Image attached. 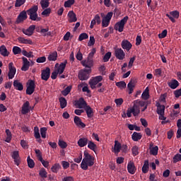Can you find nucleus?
Listing matches in <instances>:
<instances>
[{"label": "nucleus", "mask_w": 181, "mask_h": 181, "mask_svg": "<svg viewBox=\"0 0 181 181\" xmlns=\"http://www.w3.org/2000/svg\"><path fill=\"white\" fill-rule=\"evenodd\" d=\"M148 108V103L145 101L136 100L134 101V105L128 109L127 114H140Z\"/></svg>", "instance_id": "1"}, {"label": "nucleus", "mask_w": 181, "mask_h": 181, "mask_svg": "<svg viewBox=\"0 0 181 181\" xmlns=\"http://www.w3.org/2000/svg\"><path fill=\"white\" fill-rule=\"evenodd\" d=\"M94 165V157L91 156L88 152L84 151V158L81 163V168L83 170H87L88 166L91 167Z\"/></svg>", "instance_id": "2"}, {"label": "nucleus", "mask_w": 181, "mask_h": 181, "mask_svg": "<svg viewBox=\"0 0 181 181\" xmlns=\"http://www.w3.org/2000/svg\"><path fill=\"white\" fill-rule=\"evenodd\" d=\"M39 9V7L37 6H33L28 10H27V13L30 16V19L31 21H36L37 22H39L40 21H42V18L39 17L37 15V11Z\"/></svg>", "instance_id": "3"}, {"label": "nucleus", "mask_w": 181, "mask_h": 181, "mask_svg": "<svg viewBox=\"0 0 181 181\" xmlns=\"http://www.w3.org/2000/svg\"><path fill=\"white\" fill-rule=\"evenodd\" d=\"M101 81H103V77L101 76H95L93 78L90 79L89 86L92 90H94V88H100V87H103V83H100Z\"/></svg>", "instance_id": "4"}, {"label": "nucleus", "mask_w": 181, "mask_h": 181, "mask_svg": "<svg viewBox=\"0 0 181 181\" xmlns=\"http://www.w3.org/2000/svg\"><path fill=\"white\" fill-rule=\"evenodd\" d=\"M91 73V69H81L78 74V78L81 81H86L90 78V74Z\"/></svg>", "instance_id": "5"}, {"label": "nucleus", "mask_w": 181, "mask_h": 181, "mask_svg": "<svg viewBox=\"0 0 181 181\" xmlns=\"http://www.w3.org/2000/svg\"><path fill=\"white\" fill-rule=\"evenodd\" d=\"M128 19H129V17L126 16L120 21L117 22L115 25V30H117L120 33L124 32V28H125V25L127 24V22H128Z\"/></svg>", "instance_id": "6"}, {"label": "nucleus", "mask_w": 181, "mask_h": 181, "mask_svg": "<svg viewBox=\"0 0 181 181\" xmlns=\"http://www.w3.org/2000/svg\"><path fill=\"white\" fill-rule=\"evenodd\" d=\"M103 20H102V26L103 28H108V25H110V22L111 19L112 18V12H109L107 13L105 16H104V13H100Z\"/></svg>", "instance_id": "7"}, {"label": "nucleus", "mask_w": 181, "mask_h": 181, "mask_svg": "<svg viewBox=\"0 0 181 181\" xmlns=\"http://www.w3.org/2000/svg\"><path fill=\"white\" fill-rule=\"evenodd\" d=\"M26 94L28 95H32L33 93H35V89L36 88V84H35V81L30 79L27 83Z\"/></svg>", "instance_id": "8"}, {"label": "nucleus", "mask_w": 181, "mask_h": 181, "mask_svg": "<svg viewBox=\"0 0 181 181\" xmlns=\"http://www.w3.org/2000/svg\"><path fill=\"white\" fill-rule=\"evenodd\" d=\"M15 74H16V68L13 66V62H10L8 64V79L12 80L15 77Z\"/></svg>", "instance_id": "9"}, {"label": "nucleus", "mask_w": 181, "mask_h": 181, "mask_svg": "<svg viewBox=\"0 0 181 181\" xmlns=\"http://www.w3.org/2000/svg\"><path fill=\"white\" fill-rule=\"evenodd\" d=\"M115 56L118 60H124L125 59V52L121 48H115Z\"/></svg>", "instance_id": "10"}, {"label": "nucleus", "mask_w": 181, "mask_h": 181, "mask_svg": "<svg viewBox=\"0 0 181 181\" xmlns=\"http://www.w3.org/2000/svg\"><path fill=\"white\" fill-rule=\"evenodd\" d=\"M86 114H93V109L90 105H86L83 109H76L74 111L75 114H83V112H86Z\"/></svg>", "instance_id": "11"}, {"label": "nucleus", "mask_w": 181, "mask_h": 181, "mask_svg": "<svg viewBox=\"0 0 181 181\" xmlns=\"http://www.w3.org/2000/svg\"><path fill=\"white\" fill-rule=\"evenodd\" d=\"M74 105L76 108H80V110L84 109L86 105H87V103L84 100V98H81L78 100H75Z\"/></svg>", "instance_id": "12"}, {"label": "nucleus", "mask_w": 181, "mask_h": 181, "mask_svg": "<svg viewBox=\"0 0 181 181\" xmlns=\"http://www.w3.org/2000/svg\"><path fill=\"white\" fill-rule=\"evenodd\" d=\"M41 78L45 81H47L50 78V68L47 67L45 69H43L41 72Z\"/></svg>", "instance_id": "13"}, {"label": "nucleus", "mask_w": 181, "mask_h": 181, "mask_svg": "<svg viewBox=\"0 0 181 181\" xmlns=\"http://www.w3.org/2000/svg\"><path fill=\"white\" fill-rule=\"evenodd\" d=\"M28 19V13L25 11H21L17 17L16 23H21Z\"/></svg>", "instance_id": "14"}, {"label": "nucleus", "mask_w": 181, "mask_h": 181, "mask_svg": "<svg viewBox=\"0 0 181 181\" xmlns=\"http://www.w3.org/2000/svg\"><path fill=\"white\" fill-rule=\"evenodd\" d=\"M67 64V60L65 59L59 65V64H55V67H58L57 71L59 74H63L64 73V69H66V65Z\"/></svg>", "instance_id": "15"}, {"label": "nucleus", "mask_w": 181, "mask_h": 181, "mask_svg": "<svg viewBox=\"0 0 181 181\" xmlns=\"http://www.w3.org/2000/svg\"><path fill=\"white\" fill-rule=\"evenodd\" d=\"M35 29H36V25H31L28 29H23L22 32L26 36H32L35 32Z\"/></svg>", "instance_id": "16"}, {"label": "nucleus", "mask_w": 181, "mask_h": 181, "mask_svg": "<svg viewBox=\"0 0 181 181\" xmlns=\"http://www.w3.org/2000/svg\"><path fill=\"white\" fill-rule=\"evenodd\" d=\"M121 47L124 50H127V52H129L131 49H132V44L129 42L127 40H123L121 43Z\"/></svg>", "instance_id": "17"}, {"label": "nucleus", "mask_w": 181, "mask_h": 181, "mask_svg": "<svg viewBox=\"0 0 181 181\" xmlns=\"http://www.w3.org/2000/svg\"><path fill=\"white\" fill-rule=\"evenodd\" d=\"M23 60V66L21 67L22 71H28L29 70V67H30V62L28 61V58L23 57L22 58Z\"/></svg>", "instance_id": "18"}, {"label": "nucleus", "mask_w": 181, "mask_h": 181, "mask_svg": "<svg viewBox=\"0 0 181 181\" xmlns=\"http://www.w3.org/2000/svg\"><path fill=\"white\" fill-rule=\"evenodd\" d=\"M11 158L14 160L15 165L17 166H19L21 163V159L19 158V151H13L11 154Z\"/></svg>", "instance_id": "19"}, {"label": "nucleus", "mask_w": 181, "mask_h": 181, "mask_svg": "<svg viewBox=\"0 0 181 181\" xmlns=\"http://www.w3.org/2000/svg\"><path fill=\"white\" fill-rule=\"evenodd\" d=\"M127 170L131 175H135V172H136V167H135L134 162L130 161L128 163Z\"/></svg>", "instance_id": "20"}, {"label": "nucleus", "mask_w": 181, "mask_h": 181, "mask_svg": "<svg viewBox=\"0 0 181 181\" xmlns=\"http://www.w3.org/2000/svg\"><path fill=\"white\" fill-rule=\"evenodd\" d=\"M30 110H32V107H30L29 101H26L25 103H23L22 106L23 114H29V112H30Z\"/></svg>", "instance_id": "21"}, {"label": "nucleus", "mask_w": 181, "mask_h": 181, "mask_svg": "<svg viewBox=\"0 0 181 181\" xmlns=\"http://www.w3.org/2000/svg\"><path fill=\"white\" fill-rule=\"evenodd\" d=\"M93 63L94 62L93 61V59H90L88 58L81 62L82 66H83V67H86V69H91V67H93Z\"/></svg>", "instance_id": "22"}, {"label": "nucleus", "mask_w": 181, "mask_h": 181, "mask_svg": "<svg viewBox=\"0 0 181 181\" xmlns=\"http://www.w3.org/2000/svg\"><path fill=\"white\" fill-rule=\"evenodd\" d=\"M136 84V80L132 79L129 83L127 84V88L129 90V94H132L134 93V88H135V86Z\"/></svg>", "instance_id": "23"}, {"label": "nucleus", "mask_w": 181, "mask_h": 181, "mask_svg": "<svg viewBox=\"0 0 181 181\" xmlns=\"http://www.w3.org/2000/svg\"><path fill=\"white\" fill-rule=\"evenodd\" d=\"M88 144V139L83 137L78 141V145L80 148H84Z\"/></svg>", "instance_id": "24"}, {"label": "nucleus", "mask_w": 181, "mask_h": 181, "mask_svg": "<svg viewBox=\"0 0 181 181\" xmlns=\"http://www.w3.org/2000/svg\"><path fill=\"white\" fill-rule=\"evenodd\" d=\"M68 16L69 18V23H73V22H77V17L76 16V13L74 11H71L68 13Z\"/></svg>", "instance_id": "25"}, {"label": "nucleus", "mask_w": 181, "mask_h": 181, "mask_svg": "<svg viewBox=\"0 0 181 181\" xmlns=\"http://www.w3.org/2000/svg\"><path fill=\"white\" fill-rule=\"evenodd\" d=\"M74 123L76 124V127H81V128H86V124L81 122V119L80 117L75 116L74 119Z\"/></svg>", "instance_id": "26"}, {"label": "nucleus", "mask_w": 181, "mask_h": 181, "mask_svg": "<svg viewBox=\"0 0 181 181\" xmlns=\"http://www.w3.org/2000/svg\"><path fill=\"white\" fill-rule=\"evenodd\" d=\"M13 85L16 90H18V91H22V90H23V85L18 80H15Z\"/></svg>", "instance_id": "27"}, {"label": "nucleus", "mask_w": 181, "mask_h": 181, "mask_svg": "<svg viewBox=\"0 0 181 181\" xmlns=\"http://www.w3.org/2000/svg\"><path fill=\"white\" fill-rule=\"evenodd\" d=\"M122 145L117 140L115 141L114 152L115 153H119L121 152Z\"/></svg>", "instance_id": "28"}, {"label": "nucleus", "mask_w": 181, "mask_h": 181, "mask_svg": "<svg viewBox=\"0 0 181 181\" xmlns=\"http://www.w3.org/2000/svg\"><path fill=\"white\" fill-rule=\"evenodd\" d=\"M156 105L157 107L158 114H165V105H160L159 102H157Z\"/></svg>", "instance_id": "29"}, {"label": "nucleus", "mask_w": 181, "mask_h": 181, "mask_svg": "<svg viewBox=\"0 0 181 181\" xmlns=\"http://www.w3.org/2000/svg\"><path fill=\"white\" fill-rule=\"evenodd\" d=\"M18 40L20 43L23 45H33V42L31 40L25 39L22 37H19Z\"/></svg>", "instance_id": "30"}, {"label": "nucleus", "mask_w": 181, "mask_h": 181, "mask_svg": "<svg viewBox=\"0 0 181 181\" xmlns=\"http://www.w3.org/2000/svg\"><path fill=\"white\" fill-rule=\"evenodd\" d=\"M141 138L142 135L141 134V133H138L136 132H134L132 135V139H133V141H134V142H138V141L141 139Z\"/></svg>", "instance_id": "31"}, {"label": "nucleus", "mask_w": 181, "mask_h": 181, "mask_svg": "<svg viewBox=\"0 0 181 181\" xmlns=\"http://www.w3.org/2000/svg\"><path fill=\"white\" fill-rule=\"evenodd\" d=\"M168 86L169 87H170V88L175 90V88H177V87H179V82L176 79H174L168 83Z\"/></svg>", "instance_id": "32"}, {"label": "nucleus", "mask_w": 181, "mask_h": 181, "mask_svg": "<svg viewBox=\"0 0 181 181\" xmlns=\"http://www.w3.org/2000/svg\"><path fill=\"white\" fill-rule=\"evenodd\" d=\"M49 62H56L57 60V52H54L51 54L47 57Z\"/></svg>", "instance_id": "33"}, {"label": "nucleus", "mask_w": 181, "mask_h": 181, "mask_svg": "<svg viewBox=\"0 0 181 181\" xmlns=\"http://www.w3.org/2000/svg\"><path fill=\"white\" fill-rule=\"evenodd\" d=\"M0 53L1 56H4V57H6V56H9V52H8V49H6V47H5V45H1L0 47Z\"/></svg>", "instance_id": "34"}, {"label": "nucleus", "mask_w": 181, "mask_h": 181, "mask_svg": "<svg viewBox=\"0 0 181 181\" xmlns=\"http://www.w3.org/2000/svg\"><path fill=\"white\" fill-rule=\"evenodd\" d=\"M149 171V160H144V165L142 167V172L144 173H148Z\"/></svg>", "instance_id": "35"}, {"label": "nucleus", "mask_w": 181, "mask_h": 181, "mask_svg": "<svg viewBox=\"0 0 181 181\" xmlns=\"http://www.w3.org/2000/svg\"><path fill=\"white\" fill-rule=\"evenodd\" d=\"M6 137L5 139V142H7L9 144L11 141H12V133L11 132V130L9 129H6Z\"/></svg>", "instance_id": "36"}, {"label": "nucleus", "mask_w": 181, "mask_h": 181, "mask_svg": "<svg viewBox=\"0 0 181 181\" xmlns=\"http://www.w3.org/2000/svg\"><path fill=\"white\" fill-rule=\"evenodd\" d=\"M60 169H62V165H60L59 163H55L51 168L52 172H53V173H57V172H59V170H60Z\"/></svg>", "instance_id": "37"}, {"label": "nucleus", "mask_w": 181, "mask_h": 181, "mask_svg": "<svg viewBox=\"0 0 181 181\" xmlns=\"http://www.w3.org/2000/svg\"><path fill=\"white\" fill-rule=\"evenodd\" d=\"M88 148L93 152H95V149H97V144H94V142L90 141H88Z\"/></svg>", "instance_id": "38"}, {"label": "nucleus", "mask_w": 181, "mask_h": 181, "mask_svg": "<svg viewBox=\"0 0 181 181\" xmlns=\"http://www.w3.org/2000/svg\"><path fill=\"white\" fill-rule=\"evenodd\" d=\"M59 103L61 105V108H66L67 107V100L65 98L61 97L59 98Z\"/></svg>", "instance_id": "39"}, {"label": "nucleus", "mask_w": 181, "mask_h": 181, "mask_svg": "<svg viewBox=\"0 0 181 181\" xmlns=\"http://www.w3.org/2000/svg\"><path fill=\"white\" fill-rule=\"evenodd\" d=\"M158 151H159V147H158V146L150 148V153L151 155H153L154 156H156V155H158Z\"/></svg>", "instance_id": "40"}, {"label": "nucleus", "mask_w": 181, "mask_h": 181, "mask_svg": "<svg viewBox=\"0 0 181 181\" xmlns=\"http://www.w3.org/2000/svg\"><path fill=\"white\" fill-rule=\"evenodd\" d=\"M27 162L28 168H30V169H33V168H35V161L32 158H30V156L28 157Z\"/></svg>", "instance_id": "41"}, {"label": "nucleus", "mask_w": 181, "mask_h": 181, "mask_svg": "<svg viewBox=\"0 0 181 181\" xmlns=\"http://www.w3.org/2000/svg\"><path fill=\"white\" fill-rule=\"evenodd\" d=\"M40 5L42 9H46V8H49L50 3H49V0H41Z\"/></svg>", "instance_id": "42"}, {"label": "nucleus", "mask_w": 181, "mask_h": 181, "mask_svg": "<svg viewBox=\"0 0 181 181\" xmlns=\"http://www.w3.org/2000/svg\"><path fill=\"white\" fill-rule=\"evenodd\" d=\"M141 98L143 100H148L149 98V90H148V88L143 92Z\"/></svg>", "instance_id": "43"}, {"label": "nucleus", "mask_w": 181, "mask_h": 181, "mask_svg": "<svg viewBox=\"0 0 181 181\" xmlns=\"http://www.w3.org/2000/svg\"><path fill=\"white\" fill-rule=\"evenodd\" d=\"M117 87L120 88L121 90L127 88V83L125 81H119L116 83Z\"/></svg>", "instance_id": "44"}, {"label": "nucleus", "mask_w": 181, "mask_h": 181, "mask_svg": "<svg viewBox=\"0 0 181 181\" xmlns=\"http://www.w3.org/2000/svg\"><path fill=\"white\" fill-rule=\"evenodd\" d=\"M86 39H88V34L83 33L80 34L78 40H79V42H82V40H86Z\"/></svg>", "instance_id": "45"}, {"label": "nucleus", "mask_w": 181, "mask_h": 181, "mask_svg": "<svg viewBox=\"0 0 181 181\" xmlns=\"http://www.w3.org/2000/svg\"><path fill=\"white\" fill-rule=\"evenodd\" d=\"M132 155L134 156H136L137 155H139V148L137 146H134L132 148Z\"/></svg>", "instance_id": "46"}, {"label": "nucleus", "mask_w": 181, "mask_h": 181, "mask_svg": "<svg viewBox=\"0 0 181 181\" xmlns=\"http://www.w3.org/2000/svg\"><path fill=\"white\" fill-rule=\"evenodd\" d=\"M39 175L40 177L46 178L47 177V172H46V170L45 168H42L39 172Z\"/></svg>", "instance_id": "47"}, {"label": "nucleus", "mask_w": 181, "mask_h": 181, "mask_svg": "<svg viewBox=\"0 0 181 181\" xmlns=\"http://www.w3.org/2000/svg\"><path fill=\"white\" fill-rule=\"evenodd\" d=\"M181 161V154H175L173 158V163H177V162Z\"/></svg>", "instance_id": "48"}, {"label": "nucleus", "mask_w": 181, "mask_h": 181, "mask_svg": "<svg viewBox=\"0 0 181 181\" xmlns=\"http://www.w3.org/2000/svg\"><path fill=\"white\" fill-rule=\"evenodd\" d=\"M71 91V86H67L64 90L62 91V94L64 95V97L69 95V93Z\"/></svg>", "instance_id": "49"}, {"label": "nucleus", "mask_w": 181, "mask_h": 181, "mask_svg": "<svg viewBox=\"0 0 181 181\" xmlns=\"http://www.w3.org/2000/svg\"><path fill=\"white\" fill-rule=\"evenodd\" d=\"M34 136L36 139H39L40 138V133L39 132V127H34Z\"/></svg>", "instance_id": "50"}, {"label": "nucleus", "mask_w": 181, "mask_h": 181, "mask_svg": "<svg viewBox=\"0 0 181 181\" xmlns=\"http://www.w3.org/2000/svg\"><path fill=\"white\" fill-rule=\"evenodd\" d=\"M13 54H21V53H22V49L19 47L15 46L13 47Z\"/></svg>", "instance_id": "51"}, {"label": "nucleus", "mask_w": 181, "mask_h": 181, "mask_svg": "<svg viewBox=\"0 0 181 181\" xmlns=\"http://www.w3.org/2000/svg\"><path fill=\"white\" fill-rule=\"evenodd\" d=\"M25 2H26V0H16L15 6L16 8H19L22 6V5H23V4H25Z\"/></svg>", "instance_id": "52"}, {"label": "nucleus", "mask_w": 181, "mask_h": 181, "mask_svg": "<svg viewBox=\"0 0 181 181\" xmlns=\"http://www.w3.org/2000/svg\"><path fill=\"white\" fill-rule=\"evenodd\" d=\"M58 144H59V146L62 148V149H66V148H67V143H66L63 140H59L58 142Z\"/></svg>", "instance_id": "53"}, {"label": "nucleus", "mask_w": 181, "mask_h": 181, "mask_svg": "<svg viewBox=\"0 0 181 181\" xmlns=\"http://www.w3.org/2000/svg\"><path fill=\"white\" fill-rule=\"evenodd\" d=\"M22 54L23 56H25V57H28L29 59H30V57H33V52H27L26 50H23Z\"/></svg>", "instance_id": "54"}, {"label": "nucleus", "mask_w": 181, "mask_h": 181, "mask_svg": "<svg viewBox=\"0 0 181 181\" xmlns=\"http://www.w3.org/2000/svg\"><path fill=\"white\" fill-rule=\"evenodd\" d=\"M110 59H111V52H108L104 55L103 62L105 63H107V62H108Z\"/></svg>", "instance_id": "55"}, {"label": "nucleus", "mask_w": 181, "mask_h": 181, "mask_svg": "<svg viewBox=\"0 0 181 181\" xmlns=\"http://www.w3.org/2000/svg\"><path fill=\"white\" fill-rule=\"evenodd\" d=\"M97 50L95 49V48L92 49L91 52L88 54L87 59L93 60V57H94V54H95Z\"/></svg>", "instance_id": "56"}, {"label": "nucleus", "mask_w": 181, "mask_h": 181, "mask_svg": "<svg viewBox=\"0 0 181 181\" xmlns=\"http://www.w3.org/2000/svg\"><path fill=\"white\" fill-rule=\"evenodd\" d=\"M74 0H68L64 2V7L65 8H70L71 5H74Z\"/></svg>", "instance_id": "57"}, {"label": "nucleus", "mask_w": 181, "mask_h": 181, "mask_svg": "<svg viewBox=\"0 0 181 181\" xmlns=\"http://www.w3.org/2000/svg\"><path fill=\"white\" fill-rule=\"evenodd\" d=\"M47 131V128H46V127H42L40 129V134H41L42 138H43V139L46 138V132Z\"/></svg>", "instance_id": "58"}, {"label": "nucleus", "mask_w": 181, "mask_h": 181, "mask_svg": "<svg viewBox=\"0 0 181 181\" xmlns=\"http://www.w3.org/2000/svg\"><path fill=\"white\" fill-rule=\"evenodd\" d=\"M36 156L38 159V160H42L43 159V157H42V152H40V150L36 149L35 150Z\"/></svg>", "instance_id": "59"}, {"label": "nucleus", "mask_w": 181, "mask_h": 181, "mask_svg": "<svg viewBox=\"0 0 181 181\" xmlns=\"http://www.w3.org/2000/svg\"><path fill=\"white\" fill-rule=\"evenodd\" d=\"M165 36H168V30H163L162 33L158 35L159 39H164Z\"/></svg>", "instance_id": "60"}, {"label": "nucleus", "mask_w": 181, "mask_h": 181, "mask_svg": "<svg viewBox=\"0 0 181 181\" xmlns=\"http://www.w3.org/2000/svg\"><path fill=\"white\" fill-rule=\"evenodd\" d=\"M93 21H95L97 25H100L101 23V18L100 17V15L96 14L93 18Z\"/></svg>", "instance_id": "61"}, {"label": "nucleus", "mask_w": 181, "mask_h": 181, "mask_svg": "<svg viewBox=\"0 0 181 181\" xmlns=\"http://www.w3.org/2000/svg\"><path fill=\"white\" fill-rule=\"evenodd\" d=\"M95 43V39L94 38V36L90 37V40L88 42V46H94Z\"/></svg>", "instance_id": "62"}, {"label": "nucleus", "mask_w": 181, "mask_h": 181, "mask_svg": "<svg viewBox=\"0 0 181 181\" xmlns=\"http://www.w3.org/2000/svg\"><path fill=\"white\" fill-rule=\"evenodd\" d=\"M61 163L64 169H69L70 168V163L67 161L62 160Z\"/></svg>", "instance_id": "63"}, {"label": "nucleus", "mask_w": 181, "mask_h": 181, "mask_svg": "<svg viewBox=\"0 0 181 181\" xmlns=\"http://www.w3.org/2000/svg\"><path fill=\"white\" fill-rule=\"evenodd\" d=\"M170 15L173 16L175 19H179V11H174L170 12Z\"/></svg>", "instance_id": "64"}]
</instances>
